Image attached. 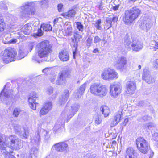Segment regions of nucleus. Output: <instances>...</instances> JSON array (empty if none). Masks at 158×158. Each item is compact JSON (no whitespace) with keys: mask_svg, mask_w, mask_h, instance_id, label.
Here are the masks:
<instances>
[{"mask_svg":"<svg viewBox=\"0 0 158 158\" xmlns=\"http://www.w3.org/2000/svg\"><path fill=\"white\" fill-rule=\"evenodd\" d=\"M101 23V20L100 19L97 20L95 23V27L98 30H101L102 28L100 24Z\"/></svg>","mask_w":158,"mask_h":158,"instance_id":"obj_47","label":"nucleus"},{"mask_svg":"<svg viewBox=\"0 0 158 158\" xmlns=\"http://www.w3.org/2000/svg\"><path fill=\"white\" fill-rule=\"evenodd\" d=\"M101 40V38L99 36H96L94 37V41L95 43H99Z\"/></svg>","mask_w":158,"mask_h":158,"instance_id":"obj_57","label":"nucleus"},{"mask_svg":"<svg viewBox=\"0 0 158 158\" xmlns=\"http://www.w3.org/2000/svg\"><path fill=\"white\" fill-rule=\"evenodd\" d=\"M77 6V5H75L73 6L72 8L68 11L62 13L61 15L64 18L68 19H70L74 17L76 14V8Z\"/></svg>","mask_w":158,"mask_h":158,"instance_id":"obj_12","label":"nucleus"},{"mask_svg":"<svg viewBox=\"0 0 158 158\" xmlns=\"http://www.w3.org/2000/svg\"><path fill=\"white\" fill-rule=\"evenodd\" d=\"M26 56L25 54L23 51L22 50H20L19 51L18 56L17 58V59L20 60Z\"/></svg>","mask_w":158,"mask_h":158,"instance_id":"obj_46","label":"nucleus"},{"mask_svg":"<svg viewBox=\"0 0 158 158\" xmlns=\"http://www.w3.org/2000/svg\"><path fill=\"white\" fill-rule=\"evenodd\" d=\"M108 73L109 75V80L117 78L118 77L117 73L113 69L109 68V72Z\"/></svg>","mask_w":158,"mask_h":158,"instance_id":"obj_29","label":"nucleus"},{"mask_svg":"<svg viewBox=\"0 0 158 158\" xmlns=\"http://www.w3.org/2000/svg\"><path fill=\"white\" fill-rule=\"evenodd\" d=\"M52 148L58 152H63L67 150L68 148L67 144L64 142L59 143L54 145Z\"/></svg>","mask_w":158,"mask_h":158,"instance_id":"obj_15","label":"nucleus"},{"mask_svg":"<svg viewBox=\"0 0 158 158\" xmlns=\"http://www.w3.org/2000/svg\"><path fill=\"white\" fill-rule=\"evenodd\" d=\"M119 6V5H117L114 6H113L111 9L114 11H116L118 9Z\"/></svg>","mask_w":158,"mask_h":158,"instance_id":"obj_62","label":"nucleus"},{"mask_svg":"<svg viewBox=\"0 0 158 158\" xmlns=\"http://www.w3.org/2000/svg\"><path fill=\"white\" fill-rule=\"evenodd\" d=\"M69 96V91L65 90L60 98L58 101L57 102V105L60 106L64 104L67 100Z\"/></svg>","mask_w":158,"mask_h":158,"instance_id":"obj_17","label":"nucleus"},{"mask_svg":"<svg viewBox=\"0 0 158 158\" xmlns=\"http://www.w3.org/2000/svg\"><path fill=\"white\" fill-rule=\"evenodd\" d=\"M53 88L52 87H50L47 89L46 93L47 94L50 95L53 93Z\"/></svg>","mask_w":158,"mask_h":158,"instance_id":"obj_52","label":"nucleus"},{"mask_svg":"<svg viewBox=\"0 0 158 158\" xmlns=\"http://www.w3.org/2000/svg\"><path fill=\"white\" fill-rule=\"evenodd\" d=\"M38 95L35 92H33L31 94L28 98L29 103H35L38 98Z\"/></svg>","mask_w":158,"mask_h":158,"instance_id":"obj_34","label":"nucleus"},{"mask_svg":"<svg viewBox=\"0 0 158 158\" xmlns=\"http://www.w3.org/2000/svg\"><path fill=\"white\" fill-rule=\"evenodd\" d=\"M109 68L105 69L101 73V77L104 80H109Z\"/></svg>","mask_w":158,"mask_h":158,"instance_id":"obj_35","label":"nucleus"},{"mask_svg":"<svg viewBox=\"0 0 158 158\" xmlns=\"http://www.w3.org/2000/svg\"><path fill=\"white\" fill-rule=\"evenodd\" d=\"M80 106L78 104H74L69 106L67 104L62 112L61 115L63 118H70L77 111Z\"/></svg>","mask_w":158,"mask_h":158,"instance_id":"obj_5","label":"nucleus"},{"mask_svg":"<svg viewBox=\"0 0 158 158\" xmlns=\"http://www.w3.org/2000/svg\"><path fill=\"white\" fill-rule=\"evenodd\" d=\"M42 28L40 27L39 29H38L36 33H35L34 35V36L35 37L36 36H40L43 35V32L42 31Z\"/></svg>","mask_w":158,"mask_h":158,"instance_id":"obj_48","label":"nucleus"},{"mask_svg":"<svg viewBox=\"0 0 158 158\" xmlns=\"http://www.w3.org/2000/svg\"><path fill=\"white\" fill-rule=\"evenodd\" d=\"M9 43L11 44H15L18 42L17 39H13L9 41Z\"/></svg>","mask_w":158,"mask_h":158,"instance_id":"obj_61","label":"nucleus"},{"mask_svg":"<svg viewBox=\"0 0 158 158\" xmlns=\"http://www.w3.org/2000/svg\"><path fill=\"white\" fill-rule=\"evenodd\" d=\"M151 26V23L149 21L146 20L141 23L140 27L143 30L147 31L150 28Z\"/></svg>","mask_w":158,"mask_h":158,"instance_id":"obj_26","label":"nucleus"},{"mask_svg":"<svg viewBox=\"0 0 158 158\" xmlns=\"http://www.w3.org/2000/svg\"><path fill=\"white\" fill-rule=\"evenodd\" d=\"M31 5V3L28 2L23 4L18 9L19 14L24 17H26L29 15L34 14V12L32 11L30 8Z\"/></svg>","mask_w":158,"mask_h":158,"instance_id":"obj_8","label":"nucleus"},{"mask_svg":"<svg viewBox=\"0 0 158 158\" xmlns=\"http://www.w3.org/2000/svg\"><path fill=\"white\" fill-rule=\"evenodd\" d=\"M11 90H7L4 89L0 94V98L3 99L8 98L9 99V98L12 97V93L11 92Z\"/></svg>","mask_w":158,"mask_h":158,"instance_id":"obj_24","label":"nucleus"},{"mask_svg":"<svg viewBox=\"0 0 158 158\" xmlns=\"http://www.w3.org/2000/svg\"><path fill=\"white\" fill-rule=\"evenodd\" d=\"M40 142V133H38L35 134L34 136L31 139V142L35 144L39 145Z\"/></svg>","mask_w":158,"mask_h":158,"instance_id":"obj_36","label":"nucleus"},{"mask_svg":"<svg viewBox=\"0 0 158 158\" xmlns=\"http://www.w3.org/2000/svg\"><path fill=\"white\" fill-rule=\"evenodd\" d=\"M122 89L121 84L119 82H115L110 86V94L114 98H116L121 93Z\"/></svg>","mask_w":158,"mask_h":158,"instance_id":"obj_7","label":"nucleus"},{"mask_svg":"<svg viewBox=\"0 0 158 158\" xmlns=\"http://www.w3.org/2000/svg\"><path fill=\"white\" fill-rule=\"evenodd\" d=\"M108 92V89L105 85H101L98 96L103 97L106 96Z\"/></svg>","mask_w":158,"mask_h":158,"instance_id":"obj_25","label":"nucleus"},{"mask_svg":"<svg viewBox=\"0 0 158 158\" xmlns=\"http://www.w3.org/2000/svg\"><path fill=\"white\" fill-rule=\"evenodd\" d=\"M86 87V84H84L80 87L79 89L77 90V92L76 97L77 98H79L81 97L84 93Z\"/></svg>","mask_w":158,"mask_h":158,"instance_id":"obj_28","label":"nucleus"},{"mask_svg":"<svg viewBox=\"0 0 158 158\" xmlns=\"http://www.w3.org/2000/svg\"><path fill=\"white\" fill-rule=\"evenodd\" d=\"M5 137V136L0 133V149L3 150H6V144L7 140H6V137L5 138V142L3 140L4 138Z\"/></svg>","mask_w":158,"mask_h":158,"instance_id":"obj_27","label":"nucleus"},{"mask_svg":"<svg viewBox=\"0 0 158 158\" xmlns=\"http://www.w3.org/2000/svg\"><path fill=\"white\" fill-rule=\"evenodd\" d=\"M124 157L125 158H137V153L133 148L129 147L126 149Z\"/></svg>","mask_w":158,"mask_h":158,"instance_id":"obj_13","label":"nucleus"},{"mask_svg":"<svg viewBox=\"0 0 158 158\" xmlns=\"http://www.w3.org/2000/svg\"><path fill=\"white\" fill-rule=\"evenodd\" d=\"M143 78L146 82L151 84L154 82V79L150 74V72L147 69H145L143 72Z\"/></svg>","mask_w":158,"mask_h":158,"instance_id":"obj_14","label":"nucleus"},{"mask_svg":"<svg viewBox=\"0 0 158 158\" xmlns=\"http://www.w3.org/2000/svg\"><path fill=\"white\" fill-rule=\"evenodd\" d=\"M150 47V49L156 51L158 49V42H156L154 40L152 41L151 42Z\"/></svg>","mask_w":158,"mask_h":158,"instance_id":"obj_40","label":"nucleus"},{"mask_svg":"<svg viewBox=\"0 0 158 158\" xmlns=\"http://www.w3.org/2000/svg\"><path fill=\"white\" fill-rule=\"evenodd\" d=\"M21 112L22 111L20 109L16 108L14 111L13 114L15 117H17Z\"/></svg>","mask_w":158,"mask_h":158,"instance_id":"obj_50","label":"nucleus"},{"mask_svg":"<svg viewBox=\"0 0 158 158\" xmlns=\"http://www.w3.org/2000/svg\"><path fill=\"white\" fill-rule=\"evenodd\" d=\"M141 11L136 7L126 10L123 18L124 23L127 25H130L131 23L138 18L140 14Z\"/></svg>","mask_w":158,"mask_h":158,"instance_id":"obj_1","label":"nucleus"},{"mask_svg":"<svg viewBox=\"0 0 158 158\" xmlns=\"http://www.w3.org/2000/svg\"><path fill=\"white\" fill-rule=\"evenodd\" d=\"M77 35L76 34L74 35L71 38V41L70 44L72 47H73L74 49L73 50V56L74 59L75 58V55L76 54V50L77 47L78 41L77 40Z\"/></svg>","mask_w":158,"mask_h":158,"instance_id":"obj_18","label":"nucleus"},{"mask_svg":"<svg viewBox=\"0 0 158 158\" xmlns=\"http://www.w3.org/2000/svg\"><path fill=\"white\" fill-rule=\"evenodd\" d=\"M14 131L16 134L19 135L21 131V126L18 124H14L13 125Z\"/></svg>","mask_w":158,"mask_h":158,"instance_id":"obj_42","label":"nucleus"},{"mask_svg":"<svg viewBox=\"0 0 158 158\" xmlns=\"http://www.w3.org/2000/svg\"><path fill=\"white\" fill-rule=\"evenodd\" d=\"M40 134L45 140H48L50 138V135L49 131L42 129L40 130Z\"/></svg>","mask_w":158,"mask_h":158,"instance_id":"obj_31","label":"nucleus"},{"mask_svg":"<svg viewBox=\"0 0 158 158\" xmlns=\"http://www.w3.org/2000/svg\"><path fill=\"white\" fill-rule=\"evenodd\" d=\"M6 140L10 142L9 143L6 144V147L12 150H19L23 147L22 141L16 136L10 135L6 138Z\"/></svg>","mask_w":158,"mask_h":158,"instance_id":"obj_2","label":"nucleus"},{"mask_svg":"<svg viewBox=\"0 0 158 158\" xmlns=\"http://www.w3.org/2000/svg\"><path fill=\"white\" fill-rule=\"evenodd\" d=\"M38 149L36 148H32L30 151V157L31 158H36V155L38 153Z\"/></svg>","mask_w":158,"mask_h":158,"instance_id":"obj_39","label":"nucleus"},{"mask_svg":"<svg viewBox=\"0 0 158 158\" xmlns=\"http://www.w3.org/2000/svg\"><path fill=\"white\" fill-rule=\"evenodd\" d=\"M16 56V51L14 48H10L4 51L2 58L4 62L8 63L15 61Z\"/></svg>","mask_w":158,"mask_h":158,"instance_id":"obj_4","label":"nucleus"},{"mask_svg":"<svg viewBox=\"0 0 158 158\" xmlns=\"http://www.w3.org/2000/svg\"><path fill=\"white\" fill-rule=\"evenodd\" d=\"M52 46L47 41H44L40 44L38 50V55L40 58L47 56L52 51Z\"/></svg>","mask_w":158,"mask_h":158,"instance_id":"obj_3","label":"nucleus"},{"mask_svg":"<svg viewBox=\"0 0 158 158\" xmlns=\"http://www.w3.org/2000/svg\"><path fill=\"white\" fill-rule=\"evenodd\" d=\"M100 85L94 84L92 85L90 87V92L95 95L98 96Z\"/></svg>","mask_w":158,"mask_h":158,"instance_id":"obj_23","label":"nucleus"},{"mask_svg":"<svg viewBox=\"0 0 158 158\" xmlns=\"http://www.w3.org/2000/svg\"><path fill=\"white\" fill-rule=\"evenodd\" d=\"M29 130L27 128H23L22 131L19 134L22 139H27L29 136Z\"/></svg>","mask_w":158,"mask_h":158,"instance_id":"obj_33","label":"nucleus"},{"mask_svg":"<svg viewBox=\"0 0 158 158\" xmlns=\"http://www.w3.org/2000/svg\"><path fill=\"white\" fill-rule=\"evenodd\" d=\"M59 57L61 61H67L69 60V56L67 51L62 50L59 53Z\"/></svg>","mask_w":158,"mask_h":158,"instance_id":"obj_22","label":"nucleus"},{"mask_svg":"<svg viewBox=\"0 0 158 158\" xmlns=\"http://www.w3.org/2000/svg\"><path fill=\"white\" fill-rule=\"evenodd\" d=\"M57 7L58 10L59 12L62 11L64 10L63 5L61 3L58 4Z\"/></svg>","mask_w":158,"mask_h":158,"instance_id":"obj_56","label":"nucleus"},{"mask_svg":"<svg viewBox=\"0 0 158 158\" xmlns=\"http://www.w3.org/2000/svg\"><path fill=\"white\" fill-rule=\"evenodd\" d=\"M126 84V93L130 95H132L134 93L135 89V83L130 80H128Z\"/></svg>","mask_w":158,"mask_h":158,"instance_id":"obj_10","label":"nucleus"},{"mask_svg":"<svg viewBox=\"0 0 158 158\" xmlns=\"http://www.w3.org/2000/svg\"><path fill=\"white\" fill-rule=\"evenodd\" d=\"M31 24L27 23L24 25L22 28V31L25 34L28 35L31 33Z\"/></svg>","mask_w":158,"mask_h":158,"instance_id":"obj_30","label":"nucleus"},{"mask_svg":"<svg viewBox=\"0 0 158 158\" xmlns=\"http://www.w3.org/2000/svg\"><path fill=\"white\" fill-rule=\"evenodd\" d=\"M58 124L56 123L53 128L55 133H60L62 131L61 127L62 126L63 124L61 123L59 124V126H58Z\"/></svg>","mask_w":158,"mask_h":158,"instance_id":"obj_37","label":"nucleus"},{"mask_svg":"<svg viewBox=\"0 0 158 158\" xmlns=\"http://www.w3.org/2000/svg\"><path fill=\"white\" fill-rule=\"evenodd\" d=\"M127 63V60L125 57H119L115 62V65L119 68L123 67Z\"/></svg>","mask_w":158,"mask_h":158,"instance_id":"obj_21","label":"nucleus"},{"mask_svg":"<svg viewBox=\"0 0 158 158\" xmlns=\"http://www.w3.org/2000/svg\"><path fill=\"white\" fill-rule=\"evenodd\" d=\"M6 17L10 22H11V21H12L13 16L11 14L9 13H7L6 15Z\"/></svg>","mask_w":158,"mask_h":158,"instance_id":"obj_54","label":"nucleus"},{"mask_svg":"<svg viewBox=\"0 0 158 158\" xmlns=\"http://www.w3.org/2000/svg\"><path fill=\"white\" fill-rule=\"evenodd\" d=\"M34 46V44L32 43H29L28 45V48L30 52L33 49Z\"/></svg>","mask_w":158,"mask_h":158,"instance_id":"obj_59","label":"nucleus"},{"mask_svg":"<svg viewBox=\"0 0 158 158\" xmlns=\"http://www.w3.org/2000/svg\"><path fill=\"white\" fill-rule=\"evenodd\" d=\"M56 79V76L55 75H52L50 77L49 80L52 83H55Z\"/></svg>","mask_w":158,"mask_h":158,"instance_id":"obj_58","label":"nucleus"},{"mask_svg":"<svg viewBox=\"0 0 158 158\" xmlns=\"http://www.w3.org/2000/svg\"><path fill=\"white\" fill-rule=\"evenodd\" d=\"M62 29V32L65 36L71 35L72 33V26L69 23L66 22Z\"/></svg>","mask_w":158,"mask_h":158,"instance_id":"obj_16","label":"nucleus"},{"mask_svg":"<svg viewBox=\"0 0 158 158\" xmlns=\"http://www.w3.org/2000/svg\"><path fill=\"white\" fill-rule=\"evenodd\" d=\"M133 49L134 50L138 51L141 49L143 47L142 42L137 40H134L133 41Z\"/></svg>","mask_w":158,"mask_h":158,"instance_id":"obj_20","label":"nucleus"},{"mask_svg":"<svg viewBox=\"0 0 158 158\" xmlns=\"http://www.w3.org/2000/svg\"><path fill=\"white\" fill-rule=\"evenodd\" d=\"M71 69L69 68H66L60 72L58 74L57 80L56 81V84L58 85H64L66 82V78L68 74L70 73Z\"/></svg>","mask_w":158,"mask_h":158,"instance_id":"obj_9","label":"nucleus"},{"mask_svg":"<svg viewBox=\"0 0 158 158\" xmlns=\"http://www.w3.org/2000/svg\"><path fill=\"white\" fill-rule=\"evenodd\" d=\"M94 121L96 125L100 124L102 121V116L100 115H97L95 116Z\"/></svg>","mask_w":158,"mask_h":158,"instance_id":"obj_41","label":"nucleus"},{"mask_svg":"<svg viewBox=\"0 0 158 158\" xmlns=\"http://www.w3.org/2000/svg\"><path fill=\"white\" fill-rule=\"evenodd\" d=\"M111 20L110 17H108L106 19V25L107 29H109L112 27Z\"/></svg>","mask_w":158,"mask_h":158,"instance_id":"obj_44","label":"nucleus"},{"mask_svg":"<svg viewBox=\"0 0 158 158\" xmlns=\"http://www.w3.org/2000/svg\"><path fill=\"white\" fill-rule=\"evenodd\" d=\"M155 124L153 123H148L143 125V127L146 130L147 129H150V128L153 127H155Z\"/></svg>","mask_w":158,"mask_h":158,"instance_id":"obj_45","label":"nucleus"},{"mask_svg":"<svg viewBox=\"0 0 158 158\" xmlns=\"http://www.w3.org/2000/svg\"><path fill=\"white\" fill-rule=\"evenodd\" d=\"M84 158H97L95 154H87L85 155Z\"/></svg>","mask_w":158,"mask_h":158,"instance_id":"obj_53","label":"nucleus"},{"mask_svg":"<svg viewBox=\"0 0 158 158\" xmlns=\"http://www.w3.org/2000/svg\"><path fill=\"white\" fill-rule=\"evenodd\" d=\"M5 26V24L3 18L2 16H0V32L4 30Z\"/></svg>","mask_w":158,"mask_h":158,"instance_id":"obj_43","label":"nucleus"},{"mask_svg":"<svg viewBox=\"0 0 158 158\" xmlns=\"http://www.w3.org/2000/svg\"><path fill=\"white\" fill-rule=\"evenodd\" d=\"M41 27L43 31H50L52 30V26L48 24H43L41 25Z\"/></svg>","mask_w":158,"mask_h":158,"instance_id":"obj_38","label":"nucleus"},{"mask_svg":"<svg viewBox=\"0 0 158 158\" xmlns=\"http://www.w3.org/2000/svg\"><path fill=\"white\" fill-rule=\"evenodd\" d=\"M38 103L36 102L35 103H29V105L30 107L33 110H35L36 109V105L38 104Z\"/></svg>","mask_w":158,"mask_h":158,"instance_id":"obj_55","label":"nucleus"},{"mask_svg":"<svg viewBox=\"0 0 158 158\" xmlns=\"http://www.w3.org/2000/svg\"><path fill=\"white\" fill-rule=\"evenodd\" d=\"M136 144L138 149L143 153H147L150 149L149 143L143 138L139 137L137 139Z\"/></svg>","mask_w":158,"mask_h":158,"instance_id":"obj_6","label":"nucleus"},{"mask_svg":"<svg viewBox=\"0 0 158 158\" xmlns=\"http://www.w3.org/2000/svg\"><path fill=\"white\" fill-rule=\"evenodd\" d=\"M50 71V69L48 68H45L43 70V72L45 74H46L48 72Z\"/></svg>","mask_w":158,"mask_h":158,"instance_id":"obj_64","label":"nucleus"},{"mask_svg":"<svg viewBox=\"0 0 158 158\" xmlns=\"http://www.w3.org/2000/svg\"><path fill=\"white\" fill-rule=\"evenodd\" d=\"M77 27L79 31L82 32L84 29V26L81 23L79 22L76 23Z\"/></svg>","mask_w":158,"mask_h":158,"instance_id":"obj_49","label":"nucleus"},{"mask_svg":"<svg viewBox=\"0 0 158 158\" xmlns=\"http://www.w3.org/2000/svg\"><path fill=\"white\" fill-rule=\"evenodd\" d=\"M100 110L105 117L109 116L110 113V110L109 108L106 106H103L100 108Z\"/></svg>","mask_w":158,"mask_h":158,"instance_id":"obj_32","label":"nucleus"},{"mask_svg":"<svg viewBox=\"0 0 158 158\" xmlns=\"http://www.w3.org/2000/svg\"><path fill=\"white\" fill-rule=\"evenodd\" d=\"M92 39H91L89 37L88 38V39L87 40V45L88 46H90L91 44L92 43Z\"/></svg>","mask_w":158,"mask_h":158,"instance_id":"obj_60","label":"nucleus"},{"mask_svg":"<svg viewBox=\"0 0 158 158\" xmlns=\"http://www.w3.org/2000/svg\"><path fill=\"white\" fill-rule=\"evenodd\" d=\"M52 102H51L47 101L44 104L40 111V116H41L46 115L52 109Z\"/></svg>","mask_w":158,"mask_h":158,"instance_id":"obj_11","label":"nucleus"},{"mask_svg":"<svg viewBox=\"0 0 158 158\" xmlns=\"http://www.w3.org/2000/svg\"><path fill=\"white\" fill-rule=\"evenodd\" d=\"M122 110H119L115 114L114 117V119L111 124L113 126H114L117 125L120 122L121 118L123 114Z\"/></svg>","mask_w":158,"mask_h":158,"instance_id":"obj_19","label":"nucleus"},{"mask_svg":"<svg viewBox=\"0 0 158 158\" xmlns=\"http://www.w3.org/2000/svg\"><path fill=\"white\" fill-rule=\"evenodd\" d=\"M129 121L128 119L127 118H125L123 122L122 123V125L123 126H125L126 125L127 123Z\"/></svg>","mask_w":158,"mask_h":158,"instance_id":"obj_63","label":"nucleus"},{"mask_svg":"<svg viewBox=\"0 0 158 158\" xmlns=\"http://www.w3.org/2000/svg\"><path fill=\"white\" fill-rule=\"evenodd\" d=\"M125 46L128 49H130L131 47L133 48V45H131V44H133V42L131 43L128 40H127L125 42Z\"/></svg>","mask_w":158,"mask_h":158,"instance_id":"obj_51","label":"nucleus"}]
</instances>
